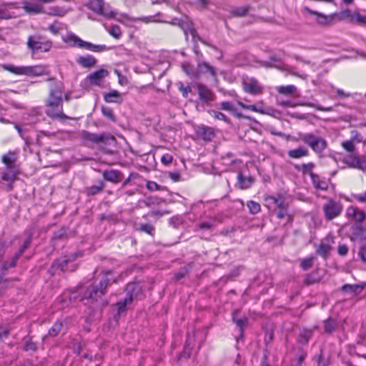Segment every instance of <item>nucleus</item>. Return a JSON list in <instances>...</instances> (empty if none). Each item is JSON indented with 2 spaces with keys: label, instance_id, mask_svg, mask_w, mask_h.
<instances>
[{
  "label": "nucleus",
  "instance_id": "2",
  "mask_svg": "<svg viewBox=\"0 0 366 366\" xmlns=\"http://www.w3.org/2000/svg\"><path fill=\"white\" fill-rule=\"evenodd\" d=\"M300 139L307 144L317 154L322 153L327 147V142L325 139L315 136L312 133H300Z\"/></svg>",
  "mask_w": 366,
  "mask_h": 366
},
{
  "label": "nucleus",
  "instance_id": "21",
  "mask_svg": "<svg viewBox=\"0 0 366 366\" xmlns=\"http://www.w3.org/2000/svg\"><path fill=\"white\" fill-rule=\"evenodd\" d=\"M237 185L241 189L249 188L254 183V178L252 176L245 177L242 172L238 173Z\"/></svg>",
  "mask_w": 366,
  "mask_h": 366
},
{
  "label": "nucleus",
  "instance_id": "64",
  "mask_svg": "<svg viewBox=\"0 0 366 366\" xmlns=\"http://www.w3.org/2000/svg\"><path fill=\"white\" fill-rule=\"evenodd\" d=\"M359 256L360 257L361 259L366 262V248H361L358 253Z\"/></svg>",
  "mask_w": 366,
  "mask_h": 366
},
{
  "label": "nucleus",
  "instance_id": "53",
  "mask_svg": "<svg viewBox=\"0 0 366 366\" xmlns=\"http://www.w3.org/2000/svg\"><path fill=\"white\" fill-rule=\"evenodd\" d=\"M363 139L362 136L357 131L352 132V136L350 140L353 142L360 143L362 142Z\"/></svg>",
  "mask_w": 366,
  "mask_h": 366
},
{
  "label": "nucleus",
  "instance_id": "52",
  "mask_svg": "<svg viewBox=\"0 0 366 366\" xmlns=\"http://www.w3.org/2000/svg\"><path fill=\"white\" fill-rule=\"evenodd\" d=\"M220 109L228 111L232 114L233 112H234V107L232 104V103L229 102H223L220 104Z\"/></svg>",
  "mask_w": 366,
  "mask_h": 366
},
{
  "label": "nucleus",
  "instance_id": "43",
  "mask_svg": "<svg viewBox=\"0 0 366 366\" xmlns=\"http://www.w3.org/2000/svg\"><path fill=\"white\" fill-rule=\"evenodd\" d=\"M109 34L114 37L115 39H119L122 36V31L120 27L118 25H113L108 30Z\"/></svg>",
  "mask_w": 366,
  "mask_h": 366
},
{
  "label": "nucleus",
  "instance_id": "1",
  "mask_svg": "<svg viewBox=\"0 0 366 366\" xmlns=\"http://www.w3.org/2000/svg\"><path fill=\"white\" fill-rule=\"evenodd\" d=\"M112 273L111 271H104V277L99 282L98 285H91L86 288H79V295H81L80 301L84 305L89 307L93 306L98 302V300L102 297L105 293L106 290L109 284L110 279L108 275Z\"/></svg>",
  "mask_w": 366,
  "mask_h": 366
},
{
  "label": "nucleus",
  "instance_id": "25",
  "mask_svg": "<svg viewBox=\"0 0 366 366\" xmlns=\"http://www.w3.org/2000/svg\"><path fill=\"white\" fill-rule=\"evenodd\" d=\"M237 104L239 107H241L244 109H249L254 112H258L259 114H266L267 112L263 109V102H259L257 104L248 105L245 104L243 102L238 101Z\"/></svg>",
  "mask_w": 366,
  "mask_h": 366
},
{
  "label": "nucleus",
  "instance_id": "4",
  "mask_svg": "<svg viewBox=\"0 0 366 366\" xmlns=\"http://www.w3.org/2000/svg\"><path fill=\"white\" fill-rule=\"evenodd\" d=\"M39 36H30L27 40V46L34 53L42 51L46 52L50 50L52 46L51 41H41Z\"/></svg>",
  "mask_w": 366,
  "mask_h": 366
},
{
  "label": "nucleus",
  "instance_id": "23",
  "mask_svg": "<svg viewBox=\"0 0 366 366\" xmlns=\"http://www.w3.org/2000/svg\"><path fill=\"white\" fill-rule=\"evenodd\" d=\"M16 159L17 157L15 152H9L6 154L2 157L1 160L8 169H12L15 167Z\"/></svg>",
  "mask_w": 366,
  "mask_h": 366
},
{
  "label": "nucleus",
  "instance_id": "13",
  "mask_svg": "<svg viewBox=\"0 0 366 366\" xmlns=\"http://www.w3.org/2000/svg\"><path fill=\"white\" fill-rule=\"evenodd\" d=\"M108 75V71L102 69L90 74L87 76L86 79L89 81L91 84L99 86L103 79Z\"/></svg>",
  "mask_w": 366,
  "mask_h": 366
},
{
  "label": "nucleus",
  "instance_id": "40",
  "mask_svg": "<svg viewBox=\"0 0 366 366\" xmlns=\"http://www.w3.org/2000/svg\"><path fill=\"white\" fill-rule=\"evenodd\" d=\"M214 119L218 120H222L227 123H230L229 119H228L226 115H224L223 113L214 111V110H210L208 112Z\"/></svg>",
  "mask_w": 366,
  "mask_h": 366
},
{
  "label": "nucleus",
  "instance_id": "33",
  "mask_svg": "<svg viewBox=\"0 0 366 366\" xmlns=\"http://www.w3.org/2000/svg\"><path fill=\"white\" fill-rule=\"evenodd\" d=\"M279 94L285 95H290L297 92V87L294 85L280 86L277 88Z\"/></svg>",
  "mask_w": 366,
  "mask_h": 366
},
{
  "label": "nucleus",
  "instance_id": "46",
  "mask_svg": "<svg viewBox=\"0 0 366 366\" xmlns=\"http://www.w3.org/2000/svg\"><path fill=\"white\" fill-rule=\"evenodd\" d=\"M20 255H19L17 253L14 256V257L11 259L9 262H6L3 265V269L7 270L9 268L14 267L16 264V262L19 259Z\"/></svg>",
  "mask_w": 366,
  "mask_h": 366
},
{
  "label": "nucleus",
  "instance_id": "62",
  "mask_svg": "<svg viewBox=\"0 0 366 366\" xmlns=\"http://www.w3.org/2000/svg\"><path fill=\"white\" fill-rule=\"evenodd\" d=\"M147 187L148 189L151 191H156L159 189V185L157 184L156 182L152 181L148 182Z\"/></svg>",
  "mask_w": 366,
  "mask_h": 366
},
{
  "label": "nucleus",
  "instance_id": "6",
  "mask_svg": "<svg viewBox=\"0 0 366 366\" xmlns=\"http://www.w3.org/2000/svg\"><path fill=\"white\" fill-rule=\"evenodd\" d=\"M322 209L327 220H332L338 217L342 210L341 204L332 199L325 203Z\"/></svg>",
  "mask_w": 366,
  "mask_h": 366
},
{
  "label": "nucleus",
  "instance_id": "34",
  "mask_svg": "<svg viewBox=\"0 0 366 366\" xmlns=\"http://www.w3.org/2000/svg\"><path fill=\"white\" fill-rule=\"evenodd\" d=\"M64 24L60 23L59 21H54L53 24L49 26L48 30L51 31L53 34H58L60 31L64 29Z\"/></svg>",
  "mask_w": 366,
  "mask_h": 366
},
{
  "label": "nucleus",
  "instance_id": "41",
  "mask_svg": "<svg viewBox=\"0 0 366 366\" xmlns=\"http://www.w3.org/2000/svg\"><path fill=\"white\" fill-rule=\"evenodd\" d=\"M62 328V323L61 322H56L53 327L49 330V335L52 337L56 336Z\"/></svg>",
  "mask_w": 366,
  "mask_h": 366
},
{
  "label": "nucleus",
  "instance_id": "5",
  "mask_svg": "<svg viewBox=\"0 0 366 366\" xmlns=\"http://www.w3.org/2000/svg\"><path fill=\"white\" fill-rule=\"evenodd\" d=\"M4 68L15 74L39 76L43 73L42 69L39 66H15L13 65H6Z\"/></svg>",
  "mask_w": 366,
  "mask_h": 366
},
{
  "label": "nucleus",
  "instance_id": "44",
  "mask_svg": "<svg viewBox=\"0 0 366 366\" xmlns=\"http://www.w3.org/2000/svg\"><path fill=\"white\" fill-rule=\"evenodd\" d=\"M247 322H248V319L245 316H242V317H240L239 320H237V322H235V324L239 329L240 335H242L243 330H244V327L247 326Z\"/></svg>",
  "mask_w": 366,
  "mask_h": 366
},
{
  "label": "nucleus",
  "instance_id": "58",
  "mask_svg": "<svg viewBox=\"0 0 366 366\" xmlns=\"http://www.w3.org/2000/svg\"><path fill=\"white\" fill-rule=\"evenodd\" d=\"M31 244V238L28 237L24 242L22 247L19 249V251L17 252L19 255H21L24 250L29 247Z\"/></svg>",
  "mask_w": 366,
  "mask_h": 366
},
{
  "label": "nucleus",
  "instance_id": "27",
  "mask_svg": "<svg viewBox=\"0 0 366 366\" xmlns=\"http://www.w3.org/2000/svg\"><path fill=\"white\" fill-rule=\"evenodd\" d=\"M76 294L77 292H65L59 298V301L62 303V307H68L72 300L76 298Z\"/></svg>",
  "mask_w": 366,
  "mask_h": 366
},
{
  "label": "nucleus",
  "instance_id": "24",
  "mask_svg": "<svg viewBox=\"0 0 366 366\" xmlns=\"http://www.w3.org/2000/svg\"><path fill=\"white\" fill-rule=\"evenodd\" d=\"M104 99L107 103H122L121 94L117 90H112L104 95Z\"/></svg>",
  "mask_w": 366,
  "mask_h": 366
},
{
  "label": "nucleus",
  "instance_id": "50",
  "mask_svg": "<svg viewBox=\"0 0 366 366\" xmlns=\"http://www.w3.org/2000/svg\"><path fill=\"white\" fill-rule=\"evenodd\" d=\"M342 147L349 152H353L355 149L354 142L352 140L342 142Z\"/></svg>",
  "mask_w": 366,
  "mask_h": 366
},
{
  "label": "nucleus",
  "instance_id": "37",
  "mask_svg": "<svg viewBox=\"0 0 366 366\" xmlns=\"http://www.w3.org/2000/svg\"><path fill=\"white\" fill-rule=\"evenodd\" d=\"M331 250V247L329 244L322 242L319 247L318 252L324 258H327Z\"/></svg>",
  "mask_w": 366,
  "mask_h": 366
},
{
  "label": "nucleus",
  "instance_id": "39",
  "mask_svg": "<svg viewBox=\"0 0 366 366\" xmlns=\"http://www.w3.org/2000/svg\"><path fill=\"white\" fill-rule=\"evenodd\" d=\"M247 207L249 209L250 213L255 214L260 212V204L254 201H249L247 204Z\"/></svg>",
  "mask_w": 366,
  "mask_h": 366
},
{
  "label": "nucleus",
  "instance_id": "12",
  "mask_svg": "<svg viewBox=\"0 0 366 366\" xmlns=\"http://www.w3.org/2000/svg\"><path fill=\"white\" fill-rule=\"evenodd\" d=\"M346 213L348 218L355 221L356 223H362L366 218L365 212L354 206L349 207L347 209Z\"/></svg>",
  "mask_w": 366,
  "mask_h": 366
},
{
  "label": "nucleus",
  "instance_id": "10",
  "mask_svg": "<svg viewBox=\"0 0 366 366\" xmlns=\"http://www.w3.org/2000/svg\"><path fill=\"white\" fill-rule=\"evenodd\" d=\"M268 207H274L275 209L287 207L285 198L282 194L268 196L264 198Z\"/></svg>",
  "mask_w": 366,
  "mask_h": 366
},
{
  "label": "nucleus",
  "instance_id": "56",
  "mask_svg": "<svg viewBox=\"0 0 366 366\" xmlns=\"http://www.w3.org/2000/svg\"><path fill=\"white\" fill-rule=\"evenodd\" d=\"M173 157L169 154H165L162 157L161 161L162 164L168 165L172 162Z\"/></svg>",
  "mask_w": 366,
  "mask_h": 366
},
{
  "label": "nucleus",
  "instance_id": "14",
  "mask_svg": "<svg viewBox=\"0 0 366 366\" xmlns=\"http://www.w3.org/2000/svg\"><path fill=\"white\" fill-rule=\"evenodd\" d=\"M46 114L52 119H59L61 121L71 119L63 113L62 106L47 107Z\"/></svg>",
  "mask_w": 366,
  "mask_h": 366
},
{
  "label": "nucleus",
  "instance_id": "51",
  "mask_svg": "<svg viewBox=\"0 0 366 366\" xmlns=\"http://www.w3.org/2000/svg\"><path fill=\"white\" fill-rule=\"evenodd\" d=\"M140 231L146 232L150 235H153L154 227L150 224H144L140 226Z\"/></svg>",
  "mask_w": 366,
  "mask_h": 366
},
{
  "label": "nucleus",
  "instance_id": "42",
  "mask_svg": "<svg viewBox=\"0 0 366 366\" xmlns=\"http://www.w3.org/2000/svg\"><path fill=\"white\" fill-rule=\"evenodd\" d=\"M362 290V287H360L358 285H345L342 287V290L344 292H351L354 293H357L358 291Z\"/></svg>",
  "mask_w": 366,
  "mask_h": 366
},
{
  "label": "nucleus",
  "instance_id": "22",
  "mask_svg": "<svg viewBox=\"0 0 366 366\" xmlns=\"http://www.w3.org/2000/svg\"><path fill=\"white\" fill-rule=\"evenodd\" d=\"M198 134L201 138L207 142L212 141L215 136L214 129L205 126L199 127Z\"/></svg>",
  "mask_w": 366,
  "mask_h": 366
},
{
  "label": "nucleus",
  "instance_id": "38",
  "mask_svg": "<svg viewBox=\"0 0 366 366\" xmlns=\"http://www.w3.org/2000/svg\"><path fill=\"white\" fill-rule=\"evenodd\" d=\"M336 321L331 318L325 321V331L327 333H332L336 329Z\"/></svg>",
  "mask_w": 366,
  "mask_h": 366
},
{
  "label": "nucleus",
  "instance_id": "63",
  "mask_svg": "<svg viewBox=\"0 0 366 366\" xmlns=\"http://www.w3.org/2000/svg\"><path fill=\"white\" fill-rule=\"evenodd\" d=\"M356 21L361 24H366V16H362L357 13L355 15Z\"/></svg>",
  "mask_w": 366,
  "mask_h": 366
},
{
  "label": "nucleus",
  "instance_id": "60",
  "mask_svg": "<svg viewBox=\"0 0 366 366\" xmlns=\"http://www.w3.org/2000/svg\"><path fill=\"white\" fill-rule=\"evenodd\" d=\"M278 104L282 106V107H295L297 105H304L303 104H296V103H292V102L290 101H282V102H279Z\"/></svg>",
  "mask_w": 366,
  "mask_h": 366
},
{
  "label": "nucleus",
  "instance_id": "47",
  "mask_svg": "<svg viewBox=\"0 0 366 366\" xmlns=\"http://www.w3.org/2000/svg\"><path fill=\"white\" fill-rule=\"evenodd\" d=\"M344 162L350 168L356 169V155L350 154L345 159Z\"/></svg>",
  "mask_w": 366,
  "mask_h": 366
},
{
  "label": "nucleus",
  "instance_id": "48",
  "mask_svg": "<svg viewBox=\"0 0 366 366\" xmlns=\"http://www.w3.org/2000/svg\"><path fill=\"white\" fill-rule=\"evenodd\" d=\"M315 177H316L315 179V182L314 180H312L315 187L316 188L320 189L322 190L326 189L327 187L326 182L320 180V177L317 174H315Z\"/></svg>",
  "mask_w": 366,
  "mask_h": 366
},
{
  "label": "nucleus",
  "instance_id": "35",
  "mask_svg": "<svg viewBox=\"0 0 366 366\" xmlns=\"http://www.w3.org/2000/svg\"><path fill=\"white\" fill-rule=\"evenodd\" d=\"M311 335H312V333L310 331L305 330V331L302 332L300 334L298 340H297L298 343L300 345H302L307 344L309 340L311 337Z\"/></svg>",
  "mask_w": 366,
  "mask_h": 366
},
{
  "label": "nucleus",
  "instance_id": "9",
  "mask_svg": "<svg viewBox=\"0 0 366 366\" xmlns=\"http://www.w3.org/2000/svg\"><path fill=\"white\" fill-rule=\"evenodd\" d=\"M136 287V285L134 283H129L127 286V290L128 291V293L127 295V297L124 299V300H121L118 302H117L116 306L117 307V311L118 315H120L122 313L126 311V307L127 305H129L132 304L133 301V296L132 294H130L131 292H132Z\"/></svg>",
  "mask_w": 366,
  "mask_h": 366
},
{
  "label": "nucleus",
  "instance_id": "11",
  "mask_svg": "<svg viewBox=\"0 0 366 366\" xmlns=\"http://www.w3.org/2000/svg\"><path fill=\"white\" fill-rule=\"evenodd\" d=\"M22 9L29 14H37L43 12V6L36 0H26L22 2Z\"/></svg>",
  "mask_w": 366,
  "mask_h": 366
},
{
  "label": "nucleus",
  "instance_id": "19",
  "mask_svg": "<svg viewBox=\"0 0 366 366\" xmlns=\"http://www.w3.org/2000/svg\"><path fill=\"white\" fill-rule=\"evenodd\" d=\"M77 257L78 256L76 254H72L69 256L62 257L56 262V264L57 267L61 269V271L66 272L68 270L67 264L69 262L75 261Z\"/></svg>",
  "mask_w": 366,
  "mask_h": 366
},
{
  "label": "nucleus",
  "instance_id": "36",
  "mask_svg": "<svg viewBox=\"0 0 366 366\" xmlns=\"http://www.w3.org/2000/svg\"><path fill=\"white\" fill-rule=\"evenodd\" d=\"M356 169H360L361 171L366 170V156L362 155H356Z\"/></svg>",
  "mask_w": 366,
  "mask_h": 366
},
{
  "label": "nucleus",
  "instance_id": "18",
  "mask_svg": "<svg viewBox=\"0 0 366 366\" xmlns=\"http://www.w3.org/2000/svg\"><path fill=\"white\" fill-rule=\"evenodd\" d=\"M304 10L310 14L316 16V21L320 25H327L332 20V16L324 15L307 7H305Z\"/></svg>",
  "mask_w": 366,
  "mask_h": 366
},
{
  "label": "nucleus",
  "instance_id": "32",
  "mask_svg": "<svg viewBox=\"0 0 366 366\" xmlns=\"http://www.w3.org/2000/svg\"><path fill=\"white\" fill-rule=\"evenodd\" d=\"M104 187V183L100 181L98 185H94L86 189V192L88 196L95 195L103 190Z\"/></svg>",
  "mask_w": 366,
  "mask_h": 366
},
{
  "label": "nucleus",
  "instance_id": "28",
  "mask_svg": "<svg viewBox=\"0 0 366 366\" xmlns=\"http://www.w3.org/2000/svg\"><path fill=\"white\" fill-rule=\"evenodd\" d=\"M314 167L315 164L314 163L312 162L295 166V168L298 170L302 171L303 174H309L312 180H314L315 182V174L312 172V169Z\"/></svg>",
  "mask_w": 366,
  "mask_h": 366
},
{
  "label": "nucleus",
  "instance_id": "26",
  "mask_svg": "<svg viewBox=\"0 0 366 366\" xmlns=\"http://www.w3.org/2000/svg\"><path fill=\"white\" fill-rule=\"evenodd\" d=\"M63 40L66 43H72V45L74 46L83 48L84 40L81 39L78 36L72 33L68 34L63 38Z\"/></svg>",
  "mask_w": 366,
  "mask_h": 366
},
{
  "label": "nucleus",
  "instance_id": "30",
  "mask_svg": "<svg viewBox=\"0 0 366 366\" xmlns=\"http://www.w3.org/2000/svg\"><path fill=\"white\" fill-rule=\"evenodd\" d=\"M83 48L94 52H102L108 49L105 45L94 44L84 41Z\"/></svg>",
  "mask_w": 366,
  "mask_h": 366
},
{
  "label": "nucleus",
  "instance_id": "15",
  "mask_svg": "<svg viewBox=\"0 0 366 366\" xmlns=\"http://www.w3.org/2000/svg\"><path fill=\"white\" fill-rule=\"evenodd\" d=\"M209 73L213 77H216L217 73L214 68L207 62H200L198 64L197 69L193 74L194 78L199 79L202 74Z\"/></svg>",
  "mask_w": 366,
  "mask_h": 366
},
{
  "label": "nucleus",
  "instance_id": "49",
  "mask_svg": "<svg viewBox=\"0 0 366 366\" xmlns=\"http://www.w3.org/2000/svg\"><path fill=\"white\" fill-rule=\"evenodd\" d=\"M102 112L104 117H106L107 118L109 119L113 122L115 121V117L113 114V111L110 108L102 107Z\"/></svg>",
  "mask_w": 366,
  "mask_h": 366
},
{
  "label": "nucleus",
  "instance_id": "3",
  "mask_svg": "<svg viewBox=\"0 0 366 366\" xmlns=\"http://www.w3.org/2000/svg\"><path fill=\"white\" fill-rule=\"evenodd\" d=\"M88 6L97 14H99L107 19H114L117 13L112 10L109 5H107L104 0H89Z\"/></svg>",
  "mask_w": 366,
  "mask_h": 366
},
{
  "label": "nucleus",
  "instance_id": "16",
  "mask_svg": "<svg viewBox=\"0 0 366 366\" xmlns=\"http://www.w3.org/2000/svg\"><path fill=\"white\" fill-rule=\"evenodd\" d=\"M103 178L108 182H112V183H118L122 179V174L121 172L117 170H105L102 173Z\"/></svg>",
  "mask_w": 366,
  "mask_h": 366
},
{
  "label": "nucleus",
  "instance_id": "45",
  "mask_svg": "<svg viewBox=\"0 0 366 366\" xmlns=\"http://www.w3.org/2000/svg\"><path fill=\"white\" fill-rule=\"evenodd\" d=\"M249 9L247 6H241L233 10L232 14L236 16H244L248 13Z\"/></svg>",
  "mask_w": 366,
  "mask_h": 366
},
{
  "label": "nucleus",
  "instance_id": "59",
  "mask_svg": "<svg viewBox=\"0 0 366 366\" xmlns=\"http://www.w3.org/2000/svg\"><path fill=\"white\" fill-rule=\"evenodd\" d=\"M337 252L340 256H345L348 252V247L345 244H340L337 248Z\"/></svg>",
  "mask_w": 366,
  "mask_h": 366
},
{
  "label": "nucleus",
  "instance_id": "17",
  "mask_svg": "<svg viewBox=\"0 0 366 366\" xmlns=\"http://www.w3.org/2000/svg\"><path fill=\"white\" fill-rule=\"evenodd\" d=\"M76 63L84 68H92L94 66L97 62V59L92 55H86L79 56Z\"/></svg>",
  "mask_w": 366,
  "mask_h": 366
},
{
  "label": "nucleus",
  "instance_id": "7",
  "mask_svg": "<svg viewBox=\"0 0 366 366\" xmlns=\"http://www.w3.org/2000/svg\"><path fill=\"white\" fill-rule=\"evenodd\" d=\"M82 137L89 142L95 144L103 142L105 144H112L116 142V139L114 136L107 134H96L84 131L82 132Z\"/></svg>",
  "mask_w": 366,
  "mask_h": 366
},
{
  "label": "nucleus",
  "instance_id": "20",
  "mask_svg": "<svg viewBox=\"0 0 366 366\" xmlns=\"http://www.w3.org/2000/svg\"><path fill=\"white\" fill-rule=\"evenodd\" d=\"M198 93L199 99L204 102L212 101L214 94L212 92L203 84H198Z\"/></svg>",
  "mask_w": 366,
  "mask_h": 366
},
{
  "label": "nucleus",
  "instance_id": "61",
  "mask_svg": "<svg viewBox=\"0 0 366 366\" xmlns=\"http://www.w3.org/2000/svg\"><path fill=\"white\" fill-rule=\"evenodd\" d=\"M277 216L280 219H282L286 216H288L287 207L278 209V211L277 212Z\"/></svg>",
  "mask_w": 366,
  "mask_h": 366
},
{
  "label": "nucleus",
  "instance_id": "54",
  "mask_svg": "<svg viewBox=\"0 0 366 366\" xmlns=\"http://www.w3.org/2000/svg\"><path fill=\"white\" fill-rule=\"evenodd\" d=\"M312 266V258L305 259L301 262V267L303 269L307 270Z\"/></svg>",
  "mask_w": 366,
  "mask_h": 366
},
{
  "label": "nucleus",
  "instance_id": "55",
  "mask_svg": "<svg viewBox=\"0 0 366 366\" xmlns=\"http://www.w3.org/2000/svg\"><path fill=\"white\" fill-rule=\"evenodd\" d=\"M24 349L26 351H36V345L31 340H27L25 342Z\"/></svg>",
  "mask_w": 366,
  "mask_h": 366
},
{
  "label": "nucleus",
  "instance_id": "8",
  "mask_svg": "<svg viewBox=\"0 0 366 366\" xmlns=\"http://www.w3.org/2000/svg\"><path fill=\"white\" fill-rule=\"evenodd\" d=\"M243 89L251 94H259L262 93V87L258 81L254 78H246L243 80Z\"/></svg>",
  "mask_w": 366,
  "mask_h": 366
},
{
  "label": "nucleus",
  "instance_id": "31",
  "mask_svg": "<svg viewBox=\"0 0 366 366\" xmlns=\"http://www.w3.org/2000/svg\"><path fill=\"white\" fill-rule=\"evenodd\" d=\"M62 106V99L61 96L56 95V92H52L50 94L47 102V107Z\"/></svg>",
  "mask_w": 366,
  "mask_h": 366
},
{
  "label": "nucleus",
  "instance_id": "29",
  "mask_svg": "<svg viewBox=\"0 0 366 366\" xmlns=\"http://www.w3.org/2000/svg\"><path fill=\"white\" fill-rule=\"evenodd\" d=\"M309 152L307 149L303 147H298L295 149L289 150L287 152L288 156L292 159H299L307 156Z\"/></svg>",
  "mask_w": 366,
  "mask_h": 366
},
{
  "label": "nucleus",
  "instance_id": "57",
  "mask_svg": "<svg viewBox=\"0 0 366 366\" xmlns=\"http://www.w3.org/2000/svg\"><path fill=\"white\" fill-rule=\"evenodd\" d=\"M179 89L182 92L184 97H187L188 94L192 91V89L189 86H184L182 83H180Z\"/></svg>",
  "mask_w": 366,
  "mask_h": 366
}]
</instances>
